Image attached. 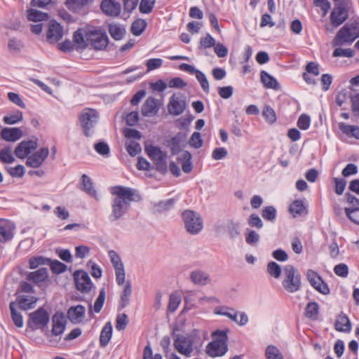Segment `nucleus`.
I'll list each match as a JSON object with an SVG mask.
<instances>
[{
    "instance_id": "obj_1",
    "label": "nucleus",
    "mask_w": 359,
    "mask_h": 359,
    "mask_svg": "<svg viewBox=\"0 0 359 359\" xmlns=\"http://www.w3.org/2000/svg\"><path fill=\"white\" fill-rule=\"evenodd\" d=\"M114 195L111 203V212L109 216L111 222H115L122 217L129 210L132 201H140L141 196L139 192L132 188L116 186L111 189Z\"/></svg>"
},
{
    "instance_id": "obj_2",
    "label": "nucleus",
    "mask_w": 359,
    "mask_h": 359,
    "mask_svg": "<svg viewBox=\"0 0 359 359\" xmlns=\"http://www.w3.org/2000/svg\"><path fill=\"white\" fill-rule=\"evenodd\" d=\"M359 37V18L351 19L344 25L334 37L332 46H341L352 43Z\"/></svg>"
},
{
    "instance_id": "obj_3",
    "label": "nucleus",
    "mask_w": 359,
    "mask_h": 359,
    "mask_svg": "<svg viewBox=\"0 0 359 359\" xmlns=\"http://www.w3.org/2000/svg\"><path fill=\"white\" fill-rule=\"evenodd\" d=\"M283 275L284 278L282 281V285L285 291L294 293L301 289V274L293 265H285L283 268Z\"/></svg>"
},
{
    "instance_id": "obj_4",
    "label": "nucleus",
    "mask_w": 359,
    "mask_h": 359,
    "mask_svg": "<svg viewBox=\"0 0 359 359\" xmlns=\"http://www.w3.org/2000/svg\"><path fill=\"white\" fill-rule=\"evenodd\" d=\"M184 227L191 235L198 234L203 227V219L199 214L194 210H186L181 214Z\"/></svg>"
},
{
    "instance_id": "obj_5",
    "label": "nucleus",
    "mask_w": 359,
    "mask_h": 359,
    "mask_svg": "<svg viewBox=\"0 0 359 359\" xmlns=\"http://www.w3.org/2000/svg\"><path fill=\"white\" fill-rule=\"evenodd\" d=\"M49 321V313L43 307H40L29 314L27 326L33 330L36 329L43 330Z\"/></svg>"
},
{
    "instance_id": "obj_6",
    "label": "nucleus",
    "mask_w": 359,
    "mask_h": 359,
    "mask_svg": "<svg viewBox=\"0 0 359 359\" xmlns=\"http://www.w3.org/2000/svg\"><path fill=\"white\" fill-rule=\"evenodd\" d=\"M98 114L94 109H87L82 111L79 116V120L86 137H90L93 133L91 131L96 126L98 121Z\"/></svg>"
},
{
    "instance_id": "obj_7",
    "label": "nucleus",
    "mask_w": 359,
    "mask_h": 359,
    "mask_svg": "<svg viewBox=\"0 0 359 359\" xmlns=\"http://www.w3.org/2000/svg\"><path fill=\"white\" fill-rule=\"evenodd\" d=\"M178 330V327H174L172 334L174 335V346L175 349L181 354L189 357L193 352L191 342L187 335L175 334V331Z\"/></svg>"
},
{
    "instance_id": "obj_8",
    "label": "nucleus",
    "mask_w": 359,
    "mask_h": 359,
    "mask_svg": "<svg viewBox=\"0 0 359 359\" xmlns=\"http://www.w3.org/2000/svg\"><path fill=\"white\" fill-rule=\"evenodd\" d=\"M348 11L344 6H335L330 15V24L332 28L330 29L329 26L326 25V31L332 32L334 28L341 25L348 19Z\"/></svg>"
},
{
    "instance_id": "obj_9",
    "label": "nucleus",
    "mask_w": 359,
    "mask_h": 359,
    "mask_svg": "<svg viewBox=\"0 0 359 359\" xmlns=\"http://www.w3.org/2000/svg\"><path fill=\"white\" fill-rule=\"evenodd\" d=\"M306 279L310 285L318 292L324 295L330 294V290L328 285L316 271L313 269H308Z\"/></svg>"
},
{
    "instance_id": "obj_10",
    "label": "nucleus",
    "mask_w": 359,
    "mask_h": 359,
    "mask_svg": "<svg viewBox=\"0 0 359 359\" xmlns=\"http://www.w3.org/2000/svg\"><path fill=\"white\" fill-rule=\"evenodd\" d=\"M86 37L88 46H91L95 50H102L107 46L108 37L102 32L97 30L90 31L86 33Z\"/></svg>"
},
{
    "instance_id": "obj_11",
    "label": "nucleus",
    "mask_w": 359,
    "mask_h": 359,
    "mask_svg": "<svg viewBox=\"0 0 359 359\" xmlns=\"http://www.w3.org/2000/svg\"><path fill=\"white\" fill-rule=\"evenodd\" d=\"M76 287L82 293L90 292L93 283L88 274L83 271H76L74 273Z\"/></svg>"
},
{
    "instance_id": "obj_12",
    "label": "nucleus",
    "mask_w": 359,
    "mask_h": 359,
    "mask_svg": "<svg viewBox=\"0 0 359 359\" xmlns=\"http://www.w3.org/2000/svg\"><path fill=\"white\" fill-rule=\"evenodd\" d=\"M49 154V150L47 147L40 149L38 151L28 156L26 161V165L28 167L36 168L40 167Z\"/></svg>"
},
{
    "instance_id": "obj_13",
    "label": "nucleus",
    "mask_w": 359,
    "mask_h": 359,
    "mask_svg": "<svg viewBox=\"0 0 359 359\" xmlns=\"http://www.w3.org/2000/svg\"><path fill=\"white\" fill-rule=\"evenodd\" d=\"M15 226L8 219L0 218V242L6 243L13 238Z\"/></svg>"
},
{
    "instance_id": "obj_14",
    "label": "nucleus",
    "mask_w": 359,
    "mask_h": 359,
    "mask_svg": "<svg viewBox=\"0 0 359 359\" xmlns=\"http://www.w3.org/2000/svg\"><path fill=\"white\" fill-rule=\"evenodd\" d=\"M37 147L38 144L36 141H22L18 144L14 153L19 158H27L28 154H30L32 151L35 150Z\"/></svg>"
},
{
    "instance_id": "obj_15",
    "label": "nucleus",
    "mask_w": 359,
    "mask_h": 359,
    "mask_svg": "<svg viewBox=\"0 0 359 359\" xmlns=\"http://www.w3.org/2000/svg\"><path fill=\"white\" fill-rule=\"evenodd\" d=\"M52 335L60 336L64 332L67 324L65 315L62 313H55L52 317Z\"/></svg>"
},
{
    "instance_id": "obj_16",
    "label": "nucleus",
    "mask_w": 359,
    "mask_h": 359,
    "mask_svg": "<svg viewBox=\"0 0 359 359\" xmlns=\"http://www.w3.org/2000/svg\"><path fill=\"white\" fill-rule=\"evenodd\" d=\"M62 35L63 29L61 25L55 21H50L46 34L47 40L50 43H55L62 39Z\"/></svg>"
},
{
    "instance_id": "obj_17",
    "label": "nucleus",
    "mask_w": 359,
    "mask_h": 359,
    "mask_svg": "<svg viewBox=\"0 0 359 359\" xmlns=\"http://www.w3.org/2000/svg\"><path fill=\"white\" fill-rule=\"evenodd\" d=\"M102 12L109 16H118L121 10V4L114 0H103L100 4Z\"/></svg>"
},
{
    "instance_id": "obj_18",
    "label": "nucleus",
    "mask_w": 359,
    "mask_h": 359,
    "mask_svg": "<svg viewBox=\"0 0 359 359\" xmlns=\"http://www.w3.org/2000/svg\"><path fill=\"white\" fill-rule=\"evenodd\" d=\"M228 351V345L222 344L215 340L209 342L206 346V353L210 357H221Z\"/></svg>"
},
{
    "instance_id": "obj_19",
    "label": "nucleus",
    "mask_w": 359,
    "mask_h": 359,
    "mask_svg": "<svg viewBox=\"0 0 359 359\" xmlns=\"http://www.w3.org/2000/svg\"><path fill=\"white\" fill-rule=\"evenodd\" d=\"M86 309L82 305L71 306L67 311V318L74 324L83 321L85 317Z\"/></svg>"
},
{
    "instance_id": "obj_20",
    "label": "nucleus",
    "mask_w": 359,
    "mask_h": 359,
    "mask_svg": "<svg viewBox=\"0 0 359 359\" xmlns=\"http://www.w3.org/2000/svg\"><path fill=\"white\" fill-rule=\"evenodd\" d=\"M186 107L185 100H179L178 97H176L175 94H173L170 98L168 105V112L174 116L180 115Z\"/></svg>"
},
{
    "instance_id": "obj_21",
    "label": "nucleus",
    "mask_w": 359,
    "mask_h": 359,
    "mask_svg": "<svg viewBox=\"0 0 359 359\" xmlns=\"http://www.w3.org/2000/svg\"><path fill=\"white\" fill-rule=\"evenodd\" d=\"M334 328L340 332L349 333L352 329V324L348 316L341 312L337 318Z\"/></svg>"
},
{
    "instance_id": "obj_22",
    "label": "nucleus",
    "mask_w": 359,
    "mask_h": 359,
    "mask_svg": "<svg viewBox=\"0 0 359 359\" xmlns=\"http://www.w3.org/2000/svg\"><path fill=\"white\" fill-rule=\"evenodd\" d=\"M48 278V271L46 268H41L35 271L30 272L27 275V279L37 285L46 281Z\"/></svg>"
},
{
    "instance_id": "obj_23",
    "label": "nucleus",
    "mask_w": 359,
    "mask_h": 359,
    "mask_svg": "<svg viewBox=\"0 0 359 359\" xmlns=\"http://www.w3.org/2000/svg\"><path fill=\"white\" fill-rule=\"evenodd\" d=\"M143 116H153L157 113V100L153 97H149L142 107Z\"/></svg>"
},
{
    "instance_id": "obj_24",
    "label": "nucleus",
    "mask_w": 359,
    "mask_h": 359,
    "mask_svg": "<svg viewBox=\"0 0 359 359\" xmlns=\"http://www.w3.org/2000/svg\"><path fill=\"white\" fill-rule=\"evenodd\" d=\"M260 80L266 88L278 90L280 89V84L277 79L267 72L262 70L260 72Z\"/></svg>"
},
{
    "instance_id": "obj_25",
    "label": "nucleus",
    "mask_w": 359,
    "mask_h": 359,
    "mask_svg": "<svg viewBox=\"0 0 359 359\" xmlns=\"http://www.w3.org/2000/svg\"><path fill=\"white\" fill-rule=\"evenodd\" d=\"M1 138L6 141L15 142L22 136V131L19 128H4L1 134Z\"/></svg>"
},
{
    "instance_id": "obj_26",
    "label": "nucleus",
    "mask_w": 359,
    "mask_h": 359,
    "mask_svg": "<svg viewBox=\"0 0 359 359\" xmlns=\"http://www.w3.org/2000/svg\"><path fill=\"white\" fill-rule=\"evenodd\" d=\"M182 152V154L177 158V161L181 163L182 169L184 173H190L193 169L191 154L189 151Z\"/></svg>"
},
{
    "instance_id": "obj_27",
    "label": "nucleus",
    "mask_w": 359,
    "mask_h": 359,
    "mask_svg": "<svg viewBox=\"0 0 359 359\" xmlns=\"http://www.w3.org/2000/svg\"><path fill=\"white\" fill-rule=\"evenodd\" d=\"M190 279L194 284L203 286L206 285L211 281L209 275L201 270L191 271Z\"/></svg>"
},
{
    "instance_id": "obj_28",
    "label": "nucleus",
    "mask_w": 359,
    "mask_h": 359,
    "mask_svg": "<svg viewBox=\"0 0 359 359\" xmlns=\"http://www.w3.org/2000/svg\"><path fill=\"white\" fill-rule=\"evenodd\" d=\"M289 211L292 214L294 217L306 215L308 212L306 207L302 200L294 201L290 205Z\"/></svg>"
},
{
    "instance_id": "obj_29",
    "label": "nucleus",
    "mask_w": 359,
    "mask_h": 359,
    "mask_svg": "<svg viewBox=\"0 0 359 359\" xmlns=\"http://www.w3.org/2000/svg\"><path fill=\"white\" fill-rule=\"evenodd\" d=\"M112 336V325L108 322L103 327L100 335V344L102 347H105L109 342Z\"/></svg>"
},
{
    "instance_id": "obj_30",
    "label": "nucleus",
    "mask_w": 359,
    "mask_h": 359,
    "mask_svg": "<svg viewBox=\"0 0 359 359\" xmlns=\"http://www.w3.org/2000/svg\"><path fill=\"white\" fill-rule=\"evenodd\" d=\"M82 190L95 198H97V191L94 188L92 180L86 174L81 176Z\"/></svg>"
},
{
    "instance_id": "obj_31",
    "label": "nucleus",
    "mask_w": 359,
    "mask_h": 359,
    "mask_svg": "<svg viewBox=\"0 0 359 359\" xmlns=\"http://www.w3.org/2000/svg\"><path fill=\"white\" fill-rule=\"evenodd\" d=\"M37 298L35 297L22 295L19 298L18 304L21 309L29 310L34 307Z\"/></svg>"
},
{
    "instance_id": "obj_32",
    "label": "nucleus",
    "mask_w": 359,
    "mask_h": 359,
    "mask_svg": "<svg viewBox=\"0 0 359 359\" xmlns=\"http://www.w3.org/2000/svg\"><path fill=\"white\" fill-rule=\"evenodd\" d=\"M27 18L29 21L41 22L47 20L48 18V15L46 13L30 8L27 10Z\"/></svg>"
},
{
    "instance_id": "obj_33",
    "label": "nucleus",
    "mask_w": 359,
    "mask_h": 359,
    "mask_svg": "<svg viewBox=\"0 0 359 359\" xmlns=\"http://www.w3.org/2000/svg\"><path fill=\"white\" fill-rule=\"evenodd\" d=\"M89 0H66L67 7L74 13H80Z\"/></svg>"
},
{
    "instance_id": "obj_34",
    "label": "nucleus",
    "mask_w": 359,
    "mask_h": 359,
    "mask_svg": "<svg viewBox=\"0 0 359 359\" xmlns=\"http://www.w3.org/2000/svg\"><path fill=\"white\" fill-rule=\"evenodd\" d=\"M261 215L265 220L273 223L277 217V210L273 205L265 206L262 209Z\"/></svg>"
},
{
    "instance_id": "obj_35",
    "label": "nucleus",
    "mask_w": 359,
    "mask_h": 359,
    "mask_svg": "<svg viewBox=\"0 0 359 359\" xmlns=\"http://www.w3.org/2000/svg\"><path fill=\"white\" fill-rule=\"evenodd\" d=\"M319 313V304L316 302H309L305 308V316L311 319L316 320Z\"/></svg>"
},
{
    "instance_id": "obj_36",
    "label": "nucleus",
    "mask_w": 359,
    "mask_h": 359,
    "mask_svg": "<svg viewBox=\"0 0 359 359\" xmlns=\"http://www.w3.org/2000/svg\"><path fill=\"white\" fill-rule=\"evenodd\" d=\"M12 320L15 325L19 328H21L24 325L23 318L21 313L16 311L15 304L13 302L10 303L9 305Z\"/></svg>"
},
{
    "instance_id": "obj_37",
    "label": "nucleus",
    "mask_w": 359,
    "mask_h": 359,
    "mask_svg": "<svg viewBox=\"0 0 359 359\" xmlns=\"http://www.w3.org/2000/svg\"><path fill=\"white\" fill-rule=\"evenodd\" d=\"M266 359H284L280 349L274 345H269L265 349Z\"/></svg>"
},
{
    "instance_id": "obj_38",
    "label": "nucleus",
    "mask_w": 359,
    "mask_h": 359,
    "mask_svg": "<svg viewBox=\"0 0 359 359\" xmlns=\"http://www.w3.org/2000/svg\"><path fill=\"white\" fill-rule=\"evenodd\" d=\"M137 168L140 170H146L148 172L147 174L149 177H152L154 175L153 173L151 172L157 170V168L153 167L151 165L150 163L147 161L143 157H139L137 163Z\"/></svg>"
},
{
    "instance_id": "obj_39",
    "label": "nucleus",
    "mask_w": 359,
    "mask_h": 359,
    "mask_svg": "<svg viewBox=\"0 0 359 359\" xmlns=\"http://www.w3.org/2000/svg\"><path fill=\"white\" fill-rule=\"evenodd\" d=\"M74 42L76 44L77 48L83 49L88 46L86 36H83V30L78 29L74 34Z\"/></svg>"
},
{
    "instance_id": "obj_40",
    "label": "nucleus",
    "mask_w": 359,
    "mask_h": 359,
    "mask_svg": "<svg viewBox=\"0 0 359 359\" xmlns=\"http://www.w3.org/2000/svg\"><path fill=\"white\" fill-rule=\"evenodd\" d=\"M132 294L131 283L128 281L124 285L123 293L121 297V307L125 308L130 302V297Z\"/></svg>"
},
{
    "instance_id": "obj_41",
    "label": "nucleus",
    "mask_w": 359,
    "mask_h": 359,
    "mask_svg": "<svg viewBox=\"0 0 359 359\" xmlns=\"http://www.w3.org/2000/svg\"><path fill=\"white\" fill-rule=\"evenodd\" d=\"M193 349L201 347L203 344V341L201 337V332L197 329H194L189 334H187Z\"/></svg>"
},
{
    "instance_id": "obj_42",
    "label": "nucleus",
    "mask_w": 359,
    "mask_h": 359,
    "mask_svg": "<svg viewBox=\"0 0 359 359\" xmlns=\"http://www.w3.org/2000/svg\"><path fill=\"white\" fill-rule=\"evenodd\" d=\"M109 32L111 36L115 40L121 39L126 34V29L123 27L117 25H110Z\"/></svg>"
},
{
    "instance_id": "obj_43",
    "label": "nucleus",
    "mask_w": 359,
    "mask_h": 359,
    "mask_svg": "<svg viewBox=\"0 0 359 359\" xmlns=\"http://www.w3.org/2000/svg\"><path fill=\"white\" fill-rule=\"evenodd\" d=\"M0 161L4 163H12L15 158L12 154V148L10 146L6 147L0 151Z\"/></svg>"
},
{
    "instance_id": "obj_44",
    "label": "nucleus",
    "mask_w": 359,
    "mask_h": 359,
    "mask_svg": "<svg viewBox=\"0 0 359 359\" xmlns=\"http://www.w3.org/2000/svg\"><path fill=\"white\" fill-rule=\"evenodd\" d=\"M180 302V295L176 292L172 293L170 295L167 311L170 313L175 312L177 309Z\"/></svg>"
},
{
    "instance_id": "obj_45",
    "label": "nucleus",
    "mask_w": 359,
    "mask_h": 359,
    "mask_svg": "<svg viewBox=\"0 0 359 359\" xmlns=\"http://www.w3.org/2000/svg\"><path fill=\"white\" fill-rule=\"evenodd\" d=\"M50 259L42 256L32 257L29 260V266L31 269H34L41 265H48Z\"/></svg>"
},
{
    "instance_id": "obj_46",
    "label": "nucleus",
    "mask_w": 359,
    "mask_h": 359,
    "mask_svg": "<svg viewBox=\"0 0 359 359\" xmlns=\"http://www.w3.org/2000/svg\"><path fill=\"white\" fill-rule=\"evenodd\" d=\"M344 212L348 219L359 225V207L345 208Z\"/></svg>"
},
{
    "instance_id": "obj_47",
    "label": "nucleus",
    "mask_w": 359,
    "mask_h": 359,
    "mask_svg": "<svg viewBox=\"0 0 359 359\" xmlns=\"http://www.w3.org/2000/svg\"><path fill=\"white\" fill-rule=\"evenodd\" d=\"M262 115L265 118L266 121L269 124L274 123L277 120L276 114L274 109L269 105H266L264 107Z\"/></svg>"
},
{
    "instance_id": "obj_48",
    "label": "nucleus",
    "mask_w": 359,
    "mask_h": 359,
    "mask_svg": "<svg viewBox=\"0 0 359 359\" xmlns=\"http://www.w3.org/2000/svg\"><path fill=\"white\" fill-rule=\"evenodd\" d=\"M22 118V113L20 111H16L9 115L5 116L3 121L6 124L13 125L21 121Z\"/></svg>"
},
{
    "instance_id": "obj_49",
    "label": "nucleus",
    "mask_w": 359,
    "mask_h": 359,
    "mask_svg": "<svg viewBox=\"0 0 359 359\" xmlns=\"http://www.w3.org/2000/svg\"><path fill=\"white\" fill-rule=\"evenodd\" d=\"M339 130L345 135L349 137H353L355 138H358L359 136L355 135L353 134L354 130H358V126L354 125H348L344 122H341L339 123Z\"/></svg>"
},
{
    "instance_id": "obj_50",
    "label": "nucleus",
    "mask_w": 359,
    "mask_h": 359,
    "mask_svg": "<svg viewBox=\"0 0 359 359\" xmlns=\"http://www.w3.org/2000/svg\"><path fill=\"white\" fill-rule=\"evenodd\" d=\"M267 272L271 276L278 278L280 276L282 269L278 264L271 261L267 264Z\"/></svg>"
},
{
    "instance_id": "obj_51",
    "label": "nucleus",
    "mask_w": 359,
    "mask_h": 359,
    "mask_svg": "<svg viewBox=\"0 0 359 359\" xmlns=\"http://www.w3.org/2000/svg\"><path fill=\"white\" fill-rule=\"evenodd\" d=\"M215 39L208 33L205 37H201L200 39L198 48L202 50L214 47L215 46Z\"/></svg>"
},
{
    "instance_id": "obj_52",
    "label": "nucleus",
    "mask_w": 359,
    "mask_h": 359,
    "mask_svg": "<svg viewBox=\"0 0 359 359\" xmlns=\"http://www.w3.org/2000/svg\"><path fill=\"white\" fill-rule=\"evenodd\" d=\"M239 228L240 225L238 223L234 222L232 219L229 221V224L227 225V231L231 239H235L240 236Z\"/></svg>"
},
{
    "instance_id": "obj_53",
    "label": "nucleus",
    "mask_w": 359,
    "mask_h": 359,
    "mask_svg": "<svg viewBox=\"0 0 359 359\" xmlns=\"http://www.w3.org/2000/svg\"><path fill=\"white\" fill-rule=\"evenodd\" d=\"M146 25L147 23L144 20H136L131 25V32L134 35L140 36L144 30Z\"/></svg>"
},
{
    "instance_id": "obj_54",
    "label": "nucleus",
    "mask_w": 359,
    "mask_h": 359,
    "mask_svg": "<svg viewBox=\"0 0 359 359\" xmlns=\"http://www.w3.org/2000/svg\"><path fill=\"white\" fill-rule=\"evenodd\" d=\"M228 330H217L212 332V337L215 338L214 340L224 345H228Z\"/></svg>"
},
{
    "instance_id": "obj_55",
    "label": "nucleus",
    "mask_w": 359,
    "mask_h": 359,
    "mask_svg": "<svg viewBox=\"0 0 359 359\" xmlns=\"http://www.w3.org/2000/svg\"><path fill=\"white\" fill-rule=\"evenodd\" d=\"M195 75H196V78L197 79L198 81L200 83V85H201L203 90L205 93H209V92H210L209 82H208L205 74L198 69V72L195 74Z\"/></svg>"
},
{
    "instance_id": "obj_56",
    "label": "nucleus",
    "mask_w": 359,
    "mask_h": 359,
    "mask_svg": "<svg viewBox=\"0 0 359 359\" xmlns=\"http://www.w3.org/2000/svg\"><path fill=\"white\" fill-rule=\"evenodd\" d=\"M126 149L128 153L132 156H135L138 154L142 149L140 144L134 140H130L126 143Z\"/></svg>"
},
{
    "instance_id": "obj_57",
    "label": "nucleus",
    "mask_w": 359,
    "mask_h": 359,
    "mask_svg": "<svg viewBox=\"0 0 359 359\" xmlns=\"http://www.w3.org/2000/svg\"><path fill=\"white\" fill-rule=\"evenodd\" d=\"M334 192L336 194L341 196L343 194L346 186V180L344 178L334 177Z\"/></svg>"
},
{
    "instance_id": "obj_58",
    "label": "nucleus",
    "mask_w": 359,
    "mask_h": 359,
    "mask_svg": "<svg viewBox=\"0 0 359 359\" xmlns=\"http://www.w3.org/2000/svg\"><path fill=\"white\" fill-rule=\"evenodd\" d=\"M170 145L171 154L173 156L178 155L180 153L183 151V149L186 146L185 144H181V142H178V140L173 137H172L170 141Z\"/></svg>"
},
{
    "instance_id": "obj_59",
    "label": "nucleus",
    "mask_w": 359,
    "mask_h": 359,
    "mask_svg": "<svg viewBox=\"0 0 359 359\" xmlns=\"http://www.w3.org/2000/svg\"><path fill=\"white\" fill-rule=\"evenodd\" d=\"M355 52L351 48L343 49L341 48H337L332 53V56L334 57H352L354 56Z\"/></svg>"
},
{
    "instance_id": "obj_60",
    "label": "nucleus",
    "mask_w": 359,
    "mask_h": 359,
    "mask_svg": "<svg viewBox=\"0 0 359 359\" xmlns=\"http://www.w3.org/2000/svg\"><path fill=\"white\" fill-rule=\"evenodd\" d=\"M128 322V317L126 313L118 314L116 320V329L118 331L123 330Z\"/></svg>"
},
{
    "instance_id": "obj_61",
    "label": "nucleus",
    "mask_w": 359,
    "mask_h": 359,
    "mask_svg": "<svg viewBox=\"0 0 359 359\" xmlns=\"http://www.w3.org/2000/svg\"><path fill=\"white\" fill-rule=\"evenodd\" d=\"M176 200L174 198H169L165 201H158V212H165L173 208Z\"/></svg>"
},
{
    "instance_id": "obj_62",
    "label": "nucleus",
    "mask_w": 359,
    "mask_h": 359,
    "mask_svg": "<svg viewBox=\"0 0 359 359\" xmlns=\"http://www.w3.org/2000/svg\"><path fill=\"white\" fill-rule=\"evenodd\" d=\"M297 126L303 130H307L311 125V118L306 114H301L297 120Z\"/></svg>"
},
{
    "instance_id": "obj_63",
    "label": "nucleus",
    "mask_w": 359,
    "mask_h": 359,
    "mask_svg": "<svg viewBox=\"0 0 359 359\" xmlns=\"http://www.w3.org/2000/svg\"><path fill=\"white\" fill-rule=\"evenodd\" d=\"M203 142L201 135L199 132H194L189 142V144L195 149L201 148L203 145Z\"/></svg>"
},
{
    "instance_id": "obj_64",
    "label": "nucleus",
    "mask_w": 359,
    "mask_h": 359,
    "mask_svg": "<svg viewBox=\"0 0 359 359\" xmlns=\"http://www.w3.org/2000/svg\"><path fill=\"white\" fill-rule=\"evenodd\" d=\"M7 172L13 177H22L25 174V168L22 165L15 167H7Z\"/></svg>"
}]
</instances>
